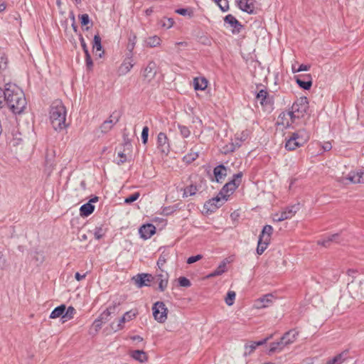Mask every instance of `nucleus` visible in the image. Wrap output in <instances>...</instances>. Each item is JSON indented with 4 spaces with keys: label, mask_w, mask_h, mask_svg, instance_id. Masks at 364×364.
<instances>
[{
    "label": "nucleus",
    "mask_w": 364,
    "mask_h": 364,
    "mask_svg": "<svg viewBox=\"0 0 364 364\" xmlns=\"http://www.w3.org/2000/svg\"><path fill=\"white\" fill-rule=\"evenodd\" d=\"M119 302L113 301L107 309V311H109L110 315L112 314H117L119 312Z\"/></svg>",
    "instance_id": "45"
},
{
    "label": "nucleus",
    "mask_w": 364,
    "mask_h": 364,
    "mask_svg": "<svg viewBox=\"0 0 364 364\" xmlns=\"http://www.w3.org/2000/svg\"><path fill=\"white\" fill-rule=\"evenodd\" d=\"M135 284L141 288L144 287H150L151 283L155 280V277L151 274L140 273L132 277Z\"/></svg>",
    "instance_id": "11"
},
{
    "label": "nucleus",
    "mask_w": 364,
    "mask_h": 364,
    "mask_svg": "<svg viewBox=\"0 0 364 364\" xmlns=\"http://www.w3.org/2000/svg\"><path fill=\"white\" fill-rule=\"evenodd\" d=\"M348 351L342 352L334 356L332 359L328 360L326 364H341L345 360V357Z\"/></svg>",
    "instance_id": "40"
},
{
    "label": "nucleus",
    "mask_w": 364,
    "mask_h": 364,
    "mask_svg": "<svg viewBox=\"0 0 364 364\" xmlns=\"http://www.w3.org/2000/svg\"><path fill=\"white\" fill-rule=\"evenodd\" d=\"M27 102L23 90L15 84H6L0 87V109L7 108L14 114H21L26 107Z\"/></svg>",
    "instance_id": "1"
},
{
    "label": "nucleus",
    "mask_w": 364,
    "mask_h": 364,
    "mask_svg": "<svg viewBox=\"0 0 364 364\" xmlns=\"http://www.w3.org/2000/svg\"><path fill=\"white\" fill-rule=\"evenodd\" d=\"M157 148L165 155H168L170 151L168 139L166 134L164 132L159 133L157 136Z\"/></svg>",
    "instance_id": "15"
},
{
    "label": "nucleus",
    "mask_w": 364,
    "mask_h": 364,
    "mask_svg": "<svg viewBox=\"0 0 364 364\" xmlns=\"http://www.w3.org/2000/svg\"><path fill=\"white\" fill-rule=\"evenodd\" d=\"M236 294L235 291H229L227 293L225 301L228 306H232L234 304Z\"/></svg>",
    "instance_id": "46"
},
{
    "label": "nucleus",
    "mask_w": 364,
    "mask_h": 364,
    "mask_svg": "<svg viewBox=\"0 0 364 364\" xmlns=\"http://www.w3.org/2000/svg\"><path fill=\"white\" fill-rule=\"evenodd\" d=\"M103 323V321L100 319L98 317L94 321V322L92 323V326L96 332H98L102 328Z\"/></svg>",
    "instance_id": "60"
},
{
    "label": "nucleus",
    "mask_w": 364,
    "mask_h": 364,
    "mask_svg": "<svg viewBox=\"0 0 364 364\" xmlns=\"http://www.w3.org/2000/svg\"><path fill=\"white\" fill-rule=\"evenodd\" d=\"M202 258H203L202 255H196L194 256H191L187 259L186 262H187V264H191L198 262V260L201 259Z\"/></svg>",
    "instance_id": "62"
},
{
    "label": "nucleus",
    "mask_w": 364,
    "mask_h": 364,
    "mask_svg": "<svg viewBox=\"0 0 364 364\" xmlns=\"http://www.w3.org/2000/svg\"><path fill=\"white\" fill-rule=\"evenodd\" d=\"M198 157V153H190L183 156V161L186 163H192Z\"/></svg>",
    "instance_id": "52"
},
{
    "label": "nucleus",
    "mask_w": 364,
    "mask_h": 364,
    "mask_svg": "<svg viewBox=\"0 0 364 364\" xmlns=\"http://www.w3.org/2000/svg\"><path fill=\"white\" fill-rule=\"evenodd\" d=\"M178 128L180 131L181 135L183 138H188L191 135V131L188 127L185 125L178 124Z\"/></svg>",
    "instance_id": "48"
},
{
    "label": "nucleus",
    "mask_w": 364,
    "mask_h": 364,
    "mask_svg": "<svg viewBox=\"0 0 364 364\" xmlns=\"http://www.w3.org/2000/svg\"><path fill=\"white\" fill-rule=\"evenodd\" d=\"M12 139L11 142L14 146H18L22 142L21 134L18 128H14L11 131Z\"/></svg>",
    "instance_id": "36"
},
{
    "label": "nucleus",
    "mask_w": 364,
    "mask_h": 364,
    "mask_svg": "<svg viewBox=\"0 0 364 364\" xmlns=\"http://www.w3.org/2000/svg\"><path fill=\"white\" fill-rule=\"evenodd\" d=\"M228 261L226 259L223 260L220 264L218 266V267L213 271L211 273H210L207 277L208 278L210 277H215L219 275L223 274L224 272L227 271V265Z\"/></svg>",
    "instance_id": "25"
},
{
    "label": "nucleus",
    "mask_w": 364,
    "mask_h": 364,
    "mask_svg": "<svg viewBox=\"0 0 364 364\" xmlns=\"http://www.w3.org/2000/svg\"><path fill=\"white\" fill-rule=\"evenodd\" d=\"M198 41L203 46H210L212 44V39L207 35L201 36Z\"/></svg>",
    "instance_id": "51"
},
{
    "label": "nucleus",
    "mask_w": 364,
    "mask_h": 364,
    "mask_svg": "<svg viewBox=\"0 0 364 364\" xmlns=\"http://www.w3.org/2000/svg\"><path fill=\"white\" fill-rule=\"evenodd\" d=\"M64 310H65V304L58 306L51 311L49 317L50 318H60V320L63 321Z\"/></svg>",
    "instance_id": "30"
},
{
    "label": "nucleus",
    "mask_w": 364,
    "mask_h": 364,
    "mask_svg": "<svg viewBox=\"0 0 364 364\" xmlns=\"http://www.w3.org/2000/svg\"><path fill=\"white\" fill-rule=\"evenodd\" d=\"M178 207L176 205L166 206L163 208L162 213L165 215H170L176 211Z\"/></svg>",
    "instance_id": "56"
},
{
    "label": "nucleus",
    "mask_w": 364,
    "mask_h": 364,
    "mask_svg": "<svg viewBox=\"0 0 364 364\" xmlns=\"http://www.w3.org/2000/svg\"><path fill=\"white\" fill-rule=\"evenodd\" d=\"M121 114L119 112H113L108 119L105 120L100 126L102 133L106 134L109 132L113 127L119 121Z\"/></svg>",
    "instance_id": "10"
},
{
    "label": "nucleus",
    "mask_w": 364,
    "mask_h": 364,
    "mask_svg": "<svg viewBox=\"0 0 364 364\" xmlns=\"http://www.w3.org/2000/svg\"><path fill=\"white\" fill-rule=\"evenodd\" d=\"M208 80L204 77H196L193 79V87L195 90H205L208 86Z\"/></svg>",
    "instance_id": "23"
},
{
    "label": "nucleus",
    "mask_w": 364,
    "mask_h": 364,
    "mask_svg": "<svg viewBox=\"0 0 364 364\" xmlns=\"http://www.w3.org/2000/svg\"><path fill=\"white\" fill-rule=\"evenodd\" d=\"M176 13L181 15L183 16H191L193 15V11L190 9L186 8H179L176 10Z\"/></svg>",
    "instance_id": "53"
},
{
    "label": "nucleus",
    "mask_w": 364,
    "mask_h": 364,
    "mask_svg": "<svg viewBox=\"0 0 364 364\" xmlns=\"http://www.w3.org/2000/svg\"><path fill=\"white\" fill-rule=\"evenodd\" d=\"M95 205L90 203H86L80 208V215L82 218L88 217L95 210Z\"/></svg>",
    "instance_id": "24"
},
{
    "label": "nucleus",
    "mask_w": 364,
    "mask_h": 364,
    "mask_svg": "<svg viewBox=\"0 0 364 364\" xmlns=\"http://www.w3.org/2000/svg\"><path fill=\"white\" fill-rule=\"evenodd\" d=\"M136 43V36L134 33L131 32L129 36L128 43H127V48L128 50L127 53H133V50L135 48Z\"/></svg>",
    "instance_id": "35"
},
{
    "label": "nucleus",
    "mask_w": 364,
    "mask_h": 364,
    "mask_svg": "<svg viewBox=\"0 0 364 364\" xmlns=\"http://www.w3.org/2000/svg\"><path fill=\"white\" fill-rule=\"evenodd\" d=\"M217 4L223 12L227 11L229 9V3L228 0L218 1Z\"/></svg>",
    "instance_id": "58"
},
{
    "label": "nucleus",
    "mask_w": 364,
    "mask_h": 364,
    "mask_svg": "<svg viewBox=\"0 0 364 364\" xmlns=\"http://www.w3.org/2000/svg\"><path fill=\"white\" fill-rule=\"evenodd\" d=\"M93 234L95 238L97 240L102 239L106 234V229L104 228V225H101L100 226L95 227L93 230Z\"/></svg>",
    "instance_id": "41"
},
{
    "label": "nucleus",
    "mask_w": 364,
    "mask_h": 364,
    "mask_svg": "<svg viewBox=\"0 0 364 364\" xmlns=\"http://www.w3.org/2000/svg\"><path fill=\"white\" fill-rule=\"evenodd\" d=\"M92 48L93 50H95L97 52L100 51V53L98 54L99 58L103 57L105 54V50L102 45V38L98 33L94 36L92 41Z\"/></svg>",
    "instance_id": "22"
},
{
    "label": "nucleus",
    "mask_w": 364,
    "mask_h": 364,
    "mask_svg": "<svg viewBox=\"0 0 364 364\" xmlns=\"http://www.w3.org/2000/svg\"><path fill=\"white\" fill-rule=\"evenodd\" d=\"M149 129L147 126H144L141 131V141L143 144H146L148 142Z\"/></svg>",
    "instance_id": "54"
},
{
    "label": "nucleus",
    "mask_w": 364,
    "mask_h": 364,
    "mask_svg": "<svg viewBox=\"0 0 364 364\" xmlns=\"http://www.w3.org/2000/svg\"><path fill=\"white\" fill-rule=\"evenodd\" d=\"M8 58L5 53H0V70L5 69L7 66Z\"/></svg>",
    "instance_id": "59"
},
{
    "label": "nucleus",
    "mask_w": 364,
    "mask_h": 364,
    "mask_svg": "<svg viewBox=\"0 0 364 364\" xmlns=\"http://www.w3.org/2000/svg\"><path fill=\"white\" fill-rule=\"evenodd\" d=\"M257 348L254 341L250 342V344L245 345V353L244 356L247 357L251 355L254 350Z\"/></svg>",
    "instance_id": "47"
},
{
    "label": "nucleus",
    "mask_w": 364,
    "mask_h": 364,
    "mask_svg": "<svg viewBox=\"0 0 364 364\" xmlns=\"http://www.w3.org/2000/svg\"><path fill=\"white\" fill-rule=\"evenodd\" d=\"M309 109V101L306 97L297 98L288 111V114L292 122L295 119L303 117Z\"/></svg>",
    "instance_id": "3"
},
{
    "label": "nucleus",
    "mask_w": 364,
    "mask_h": 364,
    "mask_svg": "<svg viewBox=\"0 0 364 364\" xmlns=\"http://www.w3.org/2000/svg\"><path fill=\"white\" fill-rule=\"evenodd\" d=\"M156 232V227L152 223L142 225L139 229L140 237L144 240L149 239Z\"/></svg>",
    "instance_id": "16"
},
{
    "label": "nucleus",
    "mask_w": 364,
    "mask_h": 364,
    "mask_svg": "<svg viewBox=\"0 0 364 364\" xmlns=\"http://www.w3.org/2000/svg\"><path fill=\"white\" fill-rule=\"evenodd\" d=\"M67 110L61 100H55L50 106V120L53 128L57 132L65 129L68 124L65 123Z\"/></svg>",
    "instance_id": "2"
},
{
    "label": "nucleus",
    "mask_w": 364,
    "mask_h": 364,
    "mask_svg": "<svg viewBox=\"0 0 364 364\" xmlns=\"http://www.w3.org/2000/svg\"><path fill=\"white\" fill-rule=\"evenodd\" d=\"M235 190L236 189L230 186L228 183H226L219 191V195L225 196L228 200L230 195L232 194Z\"/></svg>",
    "instance_id": "34"
},
{
    "label": "nucleus",
    "mask_w": 364,
    "mask_h": 364,
    "mask_svg": "<svg viewBox=\"0 0 364 364\" xmlns=\"http://www.w3.org/2000/svg\"><path fill=\"white\" fill-rule=\"evenodd\" d=\"M224 22L232 28L231 32L233 35L238 34L244 26L232 14H228L224 18Z\"/></svg>",
    "instance_id": "13"
},
{
    "label": "nucleus",
    "mask_w": 364,
    "mask_h": 364,
    "mask_svg": "<svg viewBox=\"0 0 364 364\" xmlns=\"http://www.w3.org/2000/svg\"><path fill=\"white\" fill-rule=\"evenodd\" d=\"M274 296L272 294H267L262 296L257 300L258 303H260L259 308L268 307L272 303V299Z\"/></svg>",
    "instance_id": "32"
},
{
    "label": "nucleus",
    "mask_w": 364,
    "mask_h": 364,
    "mask_svg": "<svg viewBox=\"0 0 364 364\" xmlns=\"http://www.w3.org/2000/svg\"><path fill=\"white\" fill-rule=\"evenodd\" d=\"M240 147V143H234L232 141L228 143L223 147L222 152L224 154H228L235 151Z\"/></svg>",
    "instance_id": "39"
},
{
    "label": "nucleus",
    "mask_w": 364,
    "mask_h": 364,
    "mask_svg": "<svg viewBox=\"0 0 364 364\" xmlns=\"http://www.w3.org/2000/svg\"><path fill=\"white\" fill-rule=\"evenodd\" d=\"M255 99L259 102L262 107L272 106L274 103V97L269 95L266 87L255 91Z\"/></svg>",
    "instance_id": "8"
},
{
    "label": "nucleus",
    "mask_w": 364,
    "mask_h": 364,
    "mask_svg": "<svg viewBox=\"0 0 364 364\" xmlns=\"http://www.w3.org/2000/svg\"><path fill=\"white\" fill-rule=\"evenodd\" d=\"M139 196H140V193L139 192H135V193L129 195L127 198H125L124 203H126V204H131L133 202L136 201L139 198Z\"/></svg>",
    "instance_id": "49"
},
{
    "label": "nucleus",
    "mask_w": 364,
    "mask_h": 364,
    "mask_svg": "<svg viewBox=\"0 0 364 364\" xmlns=\"http://www.w3.org/2000/svg\"><path fill=\"white\" fill-rule=\"evenodd\" d=\"M299 210V203L294 204L292 205L287 207L284 210L281 212L282 215H286L287 219L292 218L295 213Z\"/></svg>",
    "instance_id": "27"
},
{
    "label": "nucleus",
    "mask_w": 364,
    "mask_h": 364,
    "mask_svg": "<svg viewBox=\"0 0 364 364\" xmlns=\"http://www.w3.org/2000/svg\"><path fill=\"white\" fill-rule=\"evenodd\" d=\"M133 53H127L122 63L119 68L118 73L119 75H127L134 67Z\"/></svg>",
    "instance_id": "14"
},
{
    "label": "nucleus",
    "mask_w": 364,
    "mask_h": 364,
    "mask_svg": "<svg viewBox=\"0 0 364 364\" xmlns=\"http://www.w3.org/2000/svg\"><path fill=\"white\" fill-rule=\"evenodd\" d=\"M285 347V345L282 343V341H281V339L277 342H272L269 346V354H272L275 352H280Z\"/></svg>",
    "instance_id": "33"
},
{
    "label": "nucleus",
    "mask_w": 364,
    "mask_h": 364,
    "mask_svg": "<svg viewBox=\"0 0 364 364\" xmlns=\"http://www.w3.org/2000/svg\"><path fill=\"white\" fill-rule=\"evenodd\" d=\"M213 175L215 181L217 183H221L227 176V167L223 164H219L213 168Z\"/></svg>",
    "instance_id": "19"
},
{
    "label": "nucleus",
    "mask_w": 364,
    "mask_h": 364,
    "mask_svg": "<svg viewBox=\"0 0 364 364\" xmlns=\"http://www.w3.org/2000/svg\"><path fill=\"white\" fill-rule=\"evenodd\" d=\"M227 201V198L224 196L219 195L207 200L203 205V209L207 214L215 213Z\"/></svg>",
    "instance_id": "4"
},
{
    "label": "nucleus",
    "mask_w": 364,
    "mask_h": 364,
    "mask_svg": "<svg viewBox=\"0 0 364 364\" xmlns=\"http://www.w3.org/2000/svg\"><path fill=\"white\" fill-rule=\"evenodd\" d=\"M347 179L353 183H364V170L359 169L356 171H350Z\"/></svg>",
    "instance_id": "18"
},
{
    "label": "nucleus",
    "mask_w": 364,
    "mask_h": 364,
    "mask_svg": "<svg viewBox=\"0 0 364 364\" xmlns=\"http://www.w3.org/2000/svg\"><path fill=\"white\" fill-rule=\"evenodd\" d=\"M79 41H80V45H81V47L82 48L84 53L86 54V52L90 53L87 46V43H86L83 36H82V34L79 35Z\"/></svg>",
    "instance_id": "61"
},
{
    "label": "nucleus",
    "mask_w": 364,
    "mask_h": 364,
    "mask_svg": "<svg viewBox=\"0 0 364 364\" xmlns=\"http://www.w3.org/2000/svg\"><path fill=\"white\" fill-rule=\"evenodd\" d=\"M152 314L156 321L163 323L167 319L168 309L163 301H156L152 306Z\"/></svg>",
    "instance_id": "6"
},
{
    "label": "nucleus",
    "mask_w": 364,
    "mask_h": 364,
    "mask_svg": "<svg viewBox=\"0 0 364 364\" xmlns=\"http://www.w3.org/2000/svg\"><path fill=\"white\" fill-rule=\"evenodd\" d=\"M174 23V21L172 18H164L161 20V26L167 29L171 28Z\"/></svg>",
    "instance_id": "50"
},
{
    "label": "nucleus",
    "mask_w": 364,
    "mask_h": 364,
    "mask_svg": "<svg viewBox=\"0 0 364 364\" xmlns=\"http://www.w3.org/2000/svg\"><path fill=\"white\" fill-rule=\"evenodd\" d=\"M75 313L76 310L73 306H70L68 308L65 307V310H64L63 312V323L73 318Z\"/></svg>",
    "instance_id": "38"
},
{
    "label": "nucleus",
    "mask_w": 364,
    "mask_h": 364,
    "mask_svg": "<svg viewBox=\"0 0 364 364\" xmlns=\"http://www.w3.org/2000/svg\"><path fill=\"white\" fill-rule=\"evenodd\" d=\"M146 43L150 48H154L160 45L161 38L157 36H153L147 38Z\"/></svg>",
    "instance_id": "43"
},
{
    "label": "nucleus",
    "mask_w": 364,
    "mask_h": 364,
    "mask_svg": "<svg viewBox=\"0 0 364 364\" xmlns=\"http://www.w3.org/2000/svg\"><path fill=\"white\" fill-rule=\"evenodd\" d=\"M137 315L138 311L136 309H131L124 314V315L119 320L116 327H114L113 323H112L111 328L114 330V332L121 331L124 328V323L134 319Z\"/></svg>",
    "instance_id": "9"
},
{
    "label": "nucleus",
    "mask_w": 364,
    "mask_h": 364,
    "mask_svg": "<svg viewBox=\"0 0 364 364\" xmlns=\"http://www.w3.org/2000/svg\"><path fill=\"white\" fill-rule=\"evenodd\" d=\"M308 139L300 134L299 132H294L289 139H286L285 149L288 151H294L302 146Z\"/></svg>",
    "instance_id": "5"
},
{
    "label": "nucleus",
    "mask_w": 364,
    "mask_h": 364,
    "mask_svg": "<svg viewBox=\"0 0 364 364\" xmlns=\"http://www.w3.org/2000/svg\"><path fill=\"white\" fill-rule=\"evenodd\" d=\"M197 191V186L196 185L191 184L183 189V197L186 198L188 196H194L196 193Z\"/></svg>",
    "instance_id": "42"
},
{
    "label": "nucleus",
    "mask_w": 364,
    "mask_h": 364,
    "mask_svg": "<svg viewBox=\"0 0 364 364\" xmlns=\"http://www.w3.org/2000/svg\"><path fill=\"white\" fill-rule=\"evenodd\" d=\"M131 356L134 360L139 361V363H145L148 360V356L142 350H135L132 352Z\"/></svg>",
    "instance_id": "28"
},
{
    "label": "nucleus",
    "mask_w": 364,
    "mask_h": 364,
    "mask_svg": "<svg viewBox=\"0 0 364 364\" xmlns=\"http://www.w3.org/2000/svg\"><path fill=\"white\" fill-rule=\"evenodd\" d=\"M273 232V228L270 225H266L263 227L259 237L267 239L270 241L271 235Z\"/></svg>",
    "instance_id": "37"
},
{
    "label": "nucleus",
    "mask_w": 364,
    "mask_h": 364,
    "mask_svg": "<svg viewBox=\"0 0 364 364\" xmlns=\"http://www.w3.org/2000/svg\"><path fill=\"white\" fill-rule=\"evenodd\" d=\"M178 282L180 287H189L191 286V281L186 277H180Z\"/></svg>",
    "instance_id": "55"
},
{
    "label": "nucleus",
    "mask_w": 364,
    "mask_h": 364,
    "mask_svg": "<svg viewBox=\"0 0 364 364\" xmlns=\"http://www.w3.org/2000/svg\"><path fill=\"white\" fill-rule=\"evenodd\" d=\"M78 18L81 26L85 27L84 30L85 31H88L89 28L93 26V22L87 14H79Z\"/></svg>",
    "instance_id": "26"
},
{
    "label": "nucleus",
    "mask_w": 364,
    "mask_h": 364,
    "mask_svg": "<svg viewBox=\"0 0 364 364\" xmlns=\"http://www.w3.org/2000/svg\"><path fill=\"white\" fill-rule=\"evenodd\" d=\"M85 64H86L87 69L88 70H92V68H93V62H92L90 53L86 52V54H85Z\"/></svg>",
    "instance_id": "57"
},
{
    "label": "nucleus",
    "mask_w": 364,
    "mask_h": 364,
    "mask_svg": "<svg viewBox=\"0 0 364 364\" xmlns=\"http://www.w3.org/2000/svg\"><path fill=\"white\" fill-rule=\"evenodd\" d=\"M157 70L156 63L153 60L149 61L146 66L141 68V74L143 80L149 83L155 77Z\"/></svg>",
    "instance_id": "7"
},
{
    "label": "nucleus",
    "mask_w": 364,
    "mask_h": 364,
    "mask_svg": "<svg viewBox=\"0 0 364 364\" xmlns=\"http://www.w3.org/2000/svg\"><path fill=\"white\" fill-rule=\"evenodd\" d=\"M254 2L255 0H238L237 4L241 11L249 14H254L256 13Z\"/></svg>",
    "instance_id": "17"
},
{
    "label": "nucleus",
    "mask_w": 364,
    "mask_h": 364,
    "mask_svg": "<svg viewBox=\"0 0 364 364\" xmlns=\"http://www.w3.org/2000/svg\"><path fill=\"white\" fill-rule=\"evenodd\" d=\"M118 157L120 158L119 161L117 163L118 165H121L127 161V155L124 152H119Z\"/></svg>",
    "instance_id": "64"
},
{
    "label": "nucleus",
    "mask_w": 364,
    "mask_h": 364,
    "mask_svg": "<svg viewBox=\"0 0 364 364\" xmlns=\"http://www.w3.org/2000/svg\"><path fill=\"white\" fill-rule=\"evenodd\" d=\"M155 277L159 283V289L160 291H164L168 286V274L167 272L158 274Z\"/></svg>",
    "instance_id": "21"
},
{
    "label": "nucleus",
    "mask_w": 364,
    "mask_h": 364,
    "mask_svg": "<svg viewBox=\"0 0 364 364\" xmlns=\"http://www.w3.org/2000/svg\"><path fill=\"white\" fill-rule=\"evenodd\" d=\"M294 79L299 87L304 90H309L312 86V77L311 74L294 75Z\"/></svg>",
    "instance_id": "12"
},
{
    "label": "nucleus",
    "mask_w": 364,
    "mask_h": 364,
    "mask_svg": "<svg viewBox=\"0 0 364 364\" xmlns=\"http://www.w3.org/2000/svg\"><path fill=\"white\" fill-rule=\"evenodd\" d=\"M269 243H270L269 240H268L267 239H264L261 237H259L258 242H257V247L256 249L257 254L259 255H262V253L267 248Z\"/></svg>",
    "instance_id": "29"
},
{
    "label": "nucleus",
    "mask_w": 364,
    "mask_h": 364,
    "mask_svg": "<svg viewBox=\"0 0 364 364\" xmlns=\"http://www.w3.org/2000/svg\"><path fill=\"white\" fill-rule=\"evenodd\" d=\"M242 176L243 173L242 171L233 174L232 178L229 181V182H228V184L232 186L234 188L237 189L241 183Z\"/></svg>",
    "instance_id": "31"
},
{
    "label": "nucleus",
    "mask_w": 364,
    "mask_h": 364,
    "mask_svg": "<svg viewBox=\"0 0 364 364\" xmlns=\"http://www.w3.org/2000/svg\"><path fill=\"white\" fill-rule=\"evenodd\" d=\"M299 335V332L296 331L294 329H291L286 332L282 337H281V341L285 345V346H287L288 345L294 343L297 336Z\"/></svg>",
    "instance_id": "20"
},
{
    "label": "nucleus",
    "mask_w": 364,
    "mask_h": 364,
    "mask_svg": "<svg viewBox=\"0 0 364 364\" xmlns=\"http://www.w3.org/2000/svg\"><path fill=\"white\" fill-rule=\"evenodd\" d=\"M110 314L109 311H107L106 309L103 311L100 315L98 316L100 319L103 321L104 323H106L109 320V316H110Z\"/></svg>",
    "instance_id": "63"
},
{
    "label": "nucleus",
    "mask_w": 364,
    "mask_h": 364,
    "mask_svg": "<svg viewBox=\"0 0 364 364\" xmlns=\"http://www.w3.org/2000/svg\"><path fill=\"white\" fill-rule=\"evenodd\" d=\"M168 257V252H166L164 251L159 256L158 261L156 262L157 267L159 269H160L161 271V267L164 265V264L166 262Z\"/></svg>",
    "instance_id": "44"
}]
</instances>
